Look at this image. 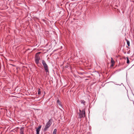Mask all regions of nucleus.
Wrapping results in <instances>:
<instances>
[{
    "label": "nucleus",
    "mask_w": 134,
    "mask_h": 134,
    "mask_svg": "<svg viewBox=\"0 0 134 134\" xmlns=\"http://www.w3.org/2000/svg\"><path fill=\"white\" fill-rule=\"evenodd\" d=\"M77 118L78 120L81 121V119L82 118H84L85 116V112L84 110L83 109L82 111L80 109L79 112L77 113Z\"/></svg>",
    "instance_id": "obj_1"
},
{
    "label": "nucleus",
    "mask_w": 134,
    "mask_h": 134,
    "mask_svg": "<svg viewBox=\"0 0 134 134\" xmlns=\"http://www.w3.org/2000/svg\"><path fill=\"white\" fill-rule=\"evenodd\" d=\"M52 120V119H50L47 122L43 130V131L44 132L46 131L48 129V128L52 124V122H51V121Z\"/></svg>",
    "instance_id": "obj_2"
},
{
    "label": "nucleus",
    "mask_w": 134,
    "mask_h": 134,
    "mask_svg": "<svg viewBox=\"0 0 134 134\" xmlns=\"http://www.w3.org/2000/svg\"><path fill=\"white\" fill-rule=\"evenodd\" d=\"M42 63L44 67V68L46 72L47 73H49V71L48 69V66L46 63L45 62L44 60H43L42 62Z\"/></svg>",
    "instance_id": "obj_3"
},
{
    "label": "nucleus",
    "mask_w": 134,
    "mask_h": 134,
    "mask_svg": "<svg viewBox=\"0 0 134 134\" xmlns=\"http://www.w3.org/2000/svg\"><path fill=\"white\" fill-rule=\"evenodd\" d=\"M40 53V52H38L36 53L35 55V62L36 63L37 65L39 63V61L40 59V57L39 55V54Z\"/></svg>",
    "instance_id": "obj_4"
},
{
    "label": "nucleus",
    "mask_w": 134,
    "mask_h": 134,
    "mask_svg": "<svg viewBox=\"0 0 134 134\" xmlns=\"http://www.w3.org/2000/svg\"><path fill=\"white\" fill-rule=\"evenodd\" d=\"M41 127V125L39 126L36 128V134H39V132Z\"/></svg>",
    "instance_id": "obj_5"
},
{
    "label": "nucleus",
    "mask_w": 134,
    "mask_h": 134,
    "mask_svg": "<svg viewBox=\"0 0 134 134\" xmlns=\"http://www.w3.org/2000/svg\"><path fill=\"white\" fill-rule=\"evenodd\" d=\"M24 130L23 127H21L20 129V134H24Z\"/></svg>",
    "instance_id": "obj_6"
},
{
    "label": "nucleus",
    "mask_w": 134,
    "mask_h": 134,
    "mask_svg": "<svg viewBox=\"0 0 134 134\" xmlns=\"http://www.w3.org/2000/svg\"><path fill=\"white\" fill-rule=\"evenodd\" d=\"M86 102L84 100H81V103L83 104L84 105H85V103Z\"/></svg>",
    "instance_id": "obj_7"
},
{
    "label": "nucleus",
    "mask_w": 134,
    "mask_h": 134,
    "mask_svg": "<svg viewBox=\"0 0 134 134\" xmlns=\"http://www.w3.org/2000/svg\"><path fill=\"white\" fill-rule=\"evenodd\" d=\"M57 130L56 129H55L53 132V134H56L57 133Z\"/></svg>",
    "instance_id": "obj_8"
},
{
    "label": "nucleus",
    "mask_w": 134,
    "mask_h": 134,
    "mask_svg": "<svg viewBox=\"0 0 134 134\" xmlns=\"http://www.w3.org/2000/svg\"><path fill=\"white\" fill-rule=\"evenodd\" d=\"M57 103L58 104H59V105L61 106V103L60 102V100L59 99H58L57 100Z\"/></svg>",
    "instance_id": "obj_9"
},
{
    "label": "nucleus",
    "mask_w": 134,
    "mask_h": 134,
    "mask_svg": "<svg viewBox=\"0 0 134 134\" xmlns=\"http://www.w3.org/2000/svg\"><path fill=\"white\" fill-rule=\"evenodd\" d=\"M111 62L112 64H114L115 62L112 58H111Z\"/></svg>",
    "instance_id": "obj_10"
},
{
    "label": "nucleus",
    "mask_w": 134,
    "mask_h": 134,
    "mask_svg": "<svg viewBox=\"0 0 134 134\" xmlns=\"http://www.w3.org/2000/svg\"><path fill=\"white\" fill-rule=\"evenodd\" d=\"M127 41V44L128 46H130V42L129 41H128V40H126Z\"/></svg>",
    "instance_id": "obj_11"
},
{
    "label": "nucleus",
    "mask_w": 134,
    "mask_h": 134,
    "mask_svg": "<svg viewBox=\"0 0 134 134\" xmlns=\"http://www.w3.org/2000/svg\"><path fill=\"white\" fill-rule=\"evenodd\" d=\"M130 63V61L129 60V58H127V64H129Z\"/></svg>",
    "instance_id": "obj_12"
},
{
    "label": "nucleus",
    "mask_w": 134,
    "mask_h": 134,
    "mask_svg": "<svg viewBox=\"0 0 134 134\" xmlns=\"http://www.w3.org/2000/svg\"><path fill=\"white\" fill-rule=\"evenodd\" d=\"M41 93L40 90V89H39L38 90V94H40Z\"/></svg>",
    "instance_id": "obj_13"
},
{
    "label": "nucleus",
    "mask_w": 134,
    "mask_h": 134,
    "mask_svg": "<svg viewBox=\"0 0 134 134\" xmlns=\"http://www.w3.org/2000/svg\"><path fill=\"white\" fill-rule=\"evenodd\" d=\"M77 73L79 74L80 75H82V73L81 72H80V73H79L78 72H77V73L76 72V75L77 74Z\"/></svg>",
    "instance_id": "obj_14"
},
{
    "label": "nucleus",
    "mask_w": 134,
    "mask_h": 134,
    "mask_svg": "<svg viewBox=\"0 0 134 134\" xmlns=\"http://www.w3.org/2000/svg\"><path fill=\"white\" fill-rule=\"evenodd\" d=\"M114 64H112L111 65V66H113L114 65Z\"/></svg>",
    "instance_id": "obj_15"
}]
</instances>
